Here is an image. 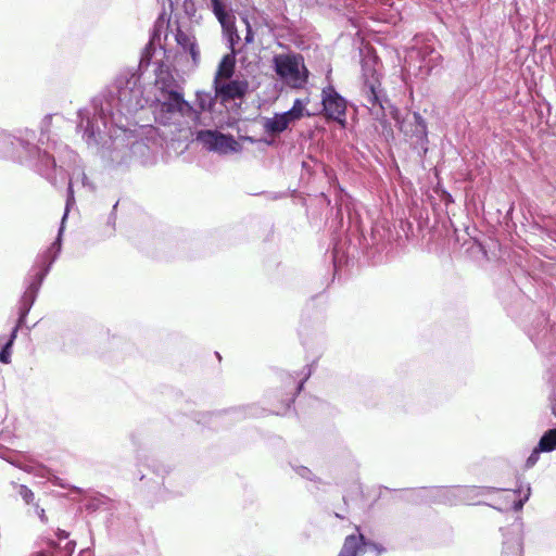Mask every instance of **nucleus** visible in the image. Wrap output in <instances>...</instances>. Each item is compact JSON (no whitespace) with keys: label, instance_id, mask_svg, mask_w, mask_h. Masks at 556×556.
<instances>
[{"label":"nucleus","instance_id":"obj_26","mask_svg":"<svg viewBox=\"0 0 556 556\" xmlns=\"http://www.w3.org/2000/svg\"><path fill=\"white\" fill-rule=\"evenodd\" d=\"M505 556H520V545L519 543H516L511 546V553L505 554Z\"/></svg>","mask_w":556,"mask_h":556},{"label":"nucleus","instance_id":"obj_25","mask_svg":"<svg viewBox=\"0 0 556 556\" xmlns=\"http://www.w3.org/2000/svg\"><path fill=\"white\" fill-rule=\"evenodd\" d=\"M466 490L463 488L444 489V493H452L454 495L463 494Z\"/></svg>","mask_w":556,"mask_h":556},{"label":"nucleus","instance_id":"obj_15","mask_svg":"<svg viewBox=\"0 0 556 556\" xmlns=\"http://www.w3.org/2000/svg\"><path fill=\"white\" fill-rule=\"evenodd\" d=\"M539 451L552 452L556 450V429L545 432L539 441Z\"/></svg>","mask_w":556,"mask_h":556},{"label":"nucleus","instance_id":"obj_27","mask_svg":"<svg viewBox=\"0 0 556 556\" xmlns=\"http://www.w3.org/2000/svg\"><path fill=\"white\" fill-rule=\"evenodd\" d=\"M65 549H66V553H67V556H71L72 553L74 552L75 549V542H68L66 545H65Z\"/></svg>","mask_w":556,"mask_h":556},{"label":"nucleus","instance_id":"obj_5","mask_svg":"<svg viewBox=\"0 0 556 556\" xmlns=\"http://www.w3.org/2000/svg\"><path fill=\"white\" fill-rule=\"evenodd\" d=\"M75 200H74V194H73V189H72V185L70 184L68 186V195H67V200H66V206H65V213L63 215V218H62V224H61V228H60V231H59V237H61V233L63 231V225H64V222L67 217V213L70 211V207L74 204ZM52 249H55V252H54V255L52 256L51 261H50V264L48 265V267L45 269L43 273H41L39 276H38V281L37 282H33L28 289L25 291L23 298H22V314H21V320L25 317V315L29 312L35 299H36V294L38 292V289L43 280V277L46 276V274L48 273L49 270V267L50 265L52 264V262L55 260L56 257V254L60 252V249H61V243H60V238H58L56 242H54L51 247V250Z\"/></svg>","mask_w":556,"mask_h":556},{"label":"nucleus","instance_id":"obj_29","mask_svg":"<svg viewBox=\"0 0 556 556\" xmlns=\"http://www.w3.org/2000/svg\"><path fill=\"white\" fill-rule=\"evenodd\" d=\"M299 473L304 478H309L311 471L307 468H301Z\"/></svg>","mask_w":556,"mask_h":556},{"label":"nucleus","instance_id":"obj_13","mask_svg":"<svg viewBox=\"0 0 556 556\" xmlns=\"http://www.w3.org/2000/svg\"><path fill=\"white\" fill-rule=\"evenodd\" d=\"M235 66H236V60L235 54H226L217 68V72L215 74L214 84L220 83L223 80H228L231 78V76L235 73Z\"/></svg>","mask_w":556,"mask_h":556},{"label":"nucleus","instance_id":"obj_31","mask_svg":"<svg viewBox=\"0 0 556 556\" xmlns=\"http://www.w3.org/2000/svg\"><path fill=\"white\" fill-rule=\"evenodd\" d=\"M52 482L56 485H60V486H65L63 483L60 482V479L59 478H53Z\"/></svg>","mask_w":556,"mask_h":556},{"label":"nucleus","instance_id":"obj_32","mask_svg":"<svg viewBox=\"0 0 556 556\" xmlns=\"http://www.w3.org/2000/svg\"><path fill=\"white\" fill-rule=\"evenodd\" d=\"M46 161L47 163H51L52 165H54V160L51 159L49 155H46Z\"/></svg>","mask_w":556,"mask_h":556},{"label":"nucleus","instance_id":"obj_17","mask_svg":"<svg viewBox=\"0 0 556 556\" xmlns=\"http://www.w3.org/2000/svg\"><path fill=\"white\" fill-rule=\"evenodd\" d=\"M16 331L15 328L11 334L10 340L7 342V344L3 346V349L0 351V362L3 364H10L11 363V348L13 345V342L16 338Z\"/></svg>","mask_w":556,"mask_h":556},{"label":"nucleus","instance_id":"obj_12","mask_svg":"<svg viewBox=\"0 0 556 556\" xmlns=\"http://www.w3.org/2000/svg\"><path fill=\"white\" fill-rule=\"evenodd\" d=\"M308 103V98L295 99L292 108L289 111L280 113L282 118L286 121L288 127L294 124L295 122L300 121L304 116H311L309 112L306 109Z\"/></svg>","mask_w":556,"mask_h":556},{"label":"nucleus","instance_id":"obj_18","mask_svg":"<svg viewBox=\"0 0 556 556\" xmlns=\"http://www.w3.org/2000/svg\"><path fill=\"white\" fill-rule=\"evenodd\" d=\"M100 132L99 126L94 127L93 122L87 121V126L85 128L84 136L87 137V142L96 141L97 140V134Z\"/></svg>","mask_w":556,"mask_h":556},{"label":"nucleus","instance_id":"obj_23","mask_svg":"<svg viewBox=\"0 0 556 556\" xmlns=\"http://www.w3.org/2000/svg\"><path fill=\"white\" fill-rule=\"evenodd\" d=\"M35 510H36V514L38 515L39 519L43 522V523H47L48 522V517L46 515V511L43 508L39 507V505H35Z\"/></svg>","mask_w":556,"mask_h":556},{"label":"nucleus","instance_id":"obj_1","mask_svg":"<svg viewBox=\"0 0 556 556\" xmlns=\"http://www.w3.org/2000/svg\"><path fill=\"white\" fill-rule=\"evenodd\" d=\"M153 89L151 108L156 123L179 131L199 124L201 113L185 100L181 86L167 68H159Z\"/></svg>","mask_w":556,"mask_h":556},{"label":"nucleus","instance_id":"obj_7","mask_svg":"<svg viewBox=\"0 0 556 556\" xmlns=\"http://www.w3.org/2000/svg\"><path fill=\"white\" fill-rule=\"evenodd\" d=\"M197 138L207 150L220 154L239 152L241 150L240 143L232 136L224 135L216 130L200 131Z\"/></svg>","mask_w":556,"mask_h":556},{"label":"nucleus","instance_id":"obj_14","mask_svg":"<svg viewBox=\"0 0 556 556\" xmlns=\"http://www.w3.org/2000/svg\"><path fill=\"white\" fill-rule=\"evenodd\" d=\"M263 126L264 130L270 135L280 134L289 128L280 113H276L273 117L265 118Z\"/></svg>","mask_w":556,"mask_h":556},{"label":"nucleus","instance_id":"obj_28","mask_svg":"<svg viewBox=\"0 0 556 556\" xmlns=\"http://www.w3.org/2000/svg\"><path fill=\"white\" fill-rule=\"evenodd\" d=\"M56 536H58L60 540L67 539V538H68V532H66V531H64V530L59 529V530H58V532H56Z\"/></svg>","mask_w":556,"mask_h":556},{"label":"nucleus","instance_id":"obj_9","mask_svg":"<svg viewBox=\"0 0 556 556\" xmlns=\"http://www.w3.org/2000/svg\"><path fill=\"white\" fill-rule=\"evenodd\" d=\"M368 551L374 552L376 556H379L383 552V548L375 543L366 542L362 534H352L345 538L339 556H357L358 554L366 553Z\"/></svg>","mask_w":556,"mask_h":556},{"label":"nucleus","instance_id":"obj_34","mask_svg":"<svg viewBox=\"0 0 556 556\" xmlns=\"http://www.w3.org/2000/svg\"><path fill=\"white\" fill-rule=\"evenodd\" d=\"M48 545H49L50 547H54V546H55V545H54V543H53L52 541H49V542H48Z\"/></svg>","mask_w":556,"mask_h":556},{"label":"nucleus","instance_id":"obj_10","mask_svg":"<svg viewBox=\"0 0 556 556\" xmlns=\"http://www.w3.org/2000/svg\"><path fill=\"white\" fill-rule=\"evenodd\" d=\"M215 97H220L223 101L242 98L248 90V83L244 80H223L214 84Z\"/></svg>","mask_w":556,"mask_h":556},{"label":"nucleus","instance_id":"obj_11","mask_svg":"<svg viewBox=\"0 0 556 556\" xmlns=\"http://www.w3.org/2000/svg\"><path fill=\"white\" fill-rule=\"evenodd\" d=\"M174 37L181 50L189 52L193 63L197 65L200 61V50L194 36L189 30L177 27Z\"/></svg>","mask_w":556,"mask_h":556},{"label":"nucleus","instance_id":"obj_19","mask_svg":"<svg viewBox=\"0 0 556 556\" xmlns=\"http://www.w3.org/2000/svg\"><path fill=\"white\" fill-rule=\"evenodd\" d=\"M242 21L245 25V35L243 38V43L251 45L254 42V33L252 30V26L247 17H242Z\"/></svg>","mask_w":556,"mask_h":556},{"label":"nucleus","instance_id":"obj_3","mask_svg":"<svg viewBox=\"0 0 556 556\" xmlns=\"http://www.w3.org/2000/svg\"><path fill=\"white\" fill-rule=\"evenodd\" d=\"M273 68L285 85L293 89L303 88L308 79L304 58L295 52H283L273 56Z\"/></svg>","mask_w":556,"mask_h":556},{"label":"nucleus","instance_id":"obj_20","mask_svg":"<svg viewBox=\"0 0 556 556\" xmlns=\"http://www.w3.org/2000/svg\"><path fill=\"white\" fill-rule=\"evenodd\" d=\"M18 494L27 504H30L35 497L34 492L23 484L18 486Z\"/></svg>","mask_w":556,"mask_h":556},{"label":"nucleus","instance_id":"obj_6","mask_svg":"<svg viewBox=\"0 0 556 556\" xmlns=\"http://www.w3.org/2000/svg\"><path fill=\"white\" fill-rule=\"evenodd\" d=\"M211 8L222 25L223 33L227 37L231 48V54L237 53V46L241 41V37L236 28V17L224 0H210Z\"/></svg>","mask_w":556,"mask_h":556},{"label":"nucleus","instance_id":"obj_24","mask_svg":"<svg viewBox=\"0 0 556 556\" xmlns=\"http://www.w3.org/2000/svg\"><path fill=\"white\" fill-rule=\"evenodd\" d=\"M529 496H530V486L528 485V486H527V493H526V495H525V498H523V500H519L518 502H515V505H514L515 509H516V510L521 509V508H522V506H523V503H525L526 501H528Z\"/></svg>","mask_w":556,"mask_h":556},{"label":"nucleus","instance_id":"obj_22","mask_svg":"<svg viewBox=\"0 0 556 556\" xmlns=\"http://www.w3.org/2000/svg\"><path fill=\"white\" fill-rule=\"evenodd\" d=\"M543 451H539V445L532 451V453L530 454V456L528 457L527 462H526V466L528 468L530 467H533L536 462L539 460V456H540V453H542Z\"/></svg>","mask_w":556,"mask_h":556},{"label":"nucleus","instance_id":"obj_16","mask_svg":"<svg viewBox=\"0 0 556 556\" xmlns=\"http://www.w3.org/2000/svg\"><path fill=\"white\" fill-rule=\"evenodd\" d=\"M197 104L199 105L201 111H211L215 103V96L211 92L206 91H198L197 94Z\"/></svg>","mask_w":556,"mask_h":556},{"label":"nucleus","instance_id":"obj_21","mask_svg":"<svg viewBox=\"0 0 556 556\" xmlns=\"http://www.w3.org/2000/svg\"><path fill=\"white\" fill-rule=\"evenodd\" d=\"M414 119H415V124H416V131L419 134L420 138H425L426 137V123L425 121L421 118V116L419 114H414Z\"/></svg>","mask_w":556,"mask_h":556},{"label":"nucleus","instance_id":"obj_30","mask_svg":"<svg viewBox=\"0 0 556 556\" xmlns=\"http://www.w3.org/2000/svg\"><path fill=\"white\" fill-rule=\"evenodd\" d=\"M30 556H54V555H47L45 552H36L34 554H31Z\"/></svg>","mask_w":556,"mask_h":556},{"label":"nucleus","instance_id":"obj_33","mask_svg":"<svg viewBox=\"0 0 556 556\" xmlns=\"http://www.w3.org/2000/svg\"><path fill=\"white\" fill-rule=\"evenodd\" d=\"M552 412H553V414L556 416V404H553V405H552Z\"/></svg>","mask_w":556,"mask_h":556},{"label":"nucleus","instance_id":"obj_8","mask_svg":"<svg viewBox=\"0 0 556 556\" xmlns=\"http://www.w3.org/2000/svg\"><path fill=\"white\" fill-rule=\"evenodd\" d=\"M321 103L325 115L345 126L346 101L332 86H327L321 91Z\"/></svg>","mask_w":556,"mask_h":556},{"label":"nucleus","instance_id":"obj_4","mask_svg":"<svg viewBox=\"0 0 556 556\" xmlns=\"http://www.w3.org/2000/svg\"><path fill=\"white\" fill-rule=\"evenodd\" d=\"M370 60H366L363 64L364 86L362 89L363 97L365 98L366 105L371 114L380 119L384 115V111L392 106L389 105L388 100L380 88V80L376 70L369 66Z\"/></svg>","mask_w":556,"mask_h":556},{"label":"nucleus","instance_id":"obj_2","mask_svg":"<svg viewBox=\"0 0 556 556\" xmlns=\"http://www.w3.org/2000/svg\"><path fill=\"white\" fill-rule=\"evenodd\" d=\"M115 89L116 90L101 103L99 115L104 127L111 123L118 128H124L126 125L123 123V118H127L128 115L142 109L147 101L143 98L139 77L136 75H131L126 79H118Z\"/></svg>","mask_w":556,"mask_h":556}]
</instances>
